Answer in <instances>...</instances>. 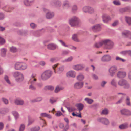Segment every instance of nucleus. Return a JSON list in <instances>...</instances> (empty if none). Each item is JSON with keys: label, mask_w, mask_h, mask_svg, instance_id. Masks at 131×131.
I'll use <instances>...</instances> for the list:
<instances>
[{"label": "nucleus", "mask_w": 131, "mask_h": 131, "mask_svg": "<svg viewBox=\"0 0 131 131\" xmlns=\"http://www.w3.org/2000/svg\"><path fill=\"white\" fill-rule=\"evenodd\" d=\"M69 24L73 27H79L81 24L80 19L76 16H73L69 19Z\"/></svg>", "instance_id": "1"}, {"label": "nucleus", "mask_w": 131, "mask_h": 131, "mask_svg": "<svg viewBox=\"0 0 131 131\" xmlns=\"http://www.w3.org/2000/svg\"><path fill=\"white\" fill-rule=\"evenodd\" d=\"M118 84L119 86L123 87L125 89H128L130 88L129 83L125 79H121L119 80L118 81Z\"/></svg>", "instance_id": "2"}, {"label": "nucleus", "mask_w": 131, "mask_h": 131, "mask_svg": "<svg viewBox=\"0 0 131 131\" xmlns=\"http://www.w3.org/2000/svg\"><path fill=\"white\" fill-rule=\"evenodd\" d=\"M53 74L52 72L50 70L44 71L42 74L41 78L43 80H46L49 78Z\"/></svg>", "instance_id": "3"}, {"label": "nucleus", "mask_w": 131, "mask_h": 131, "mask_svg": "<svg viewBox=\"0 0 131 131\" xmlns=\"http://www.w3.org/2000/svg\"><path fill=\"white\" fill-rule=\"evenodd\" d=\"M43 11L46 13L45 17L47 19H50L53 18L54 16V12L49 10L45 8H43Z\"/></svg>", "instance_id": "4"}, {"label": "nucleus", "mask_w": 131, "mask_h": 131, "mask_svg": "<svg viewBox=\"0 0 131 131\" xmlns=\"http://www.w3.org/2000/svg\"><path fill=\"white\" fill-rule=\"evenodd\" d=\"M104 45L105 47L107 49L110 50L112 49L114 46L113 42L109 39H104Z\"/></svg>", "instance_id": "5"}, {"label": "nucleus", "mask_w": 131, "mask_h": 131, "mask_svg": "<svg viewBox=\"0 0 131 131\" xmlns=\"http://www.w3.org/2000/svg\"><path fill=\"white\" fill-rule=\"evenodd\" d=\"M118 70V68L116 66H111L108 69L109 74L112 77L114 76Z\"/></svg>", "instance_id": "6"}, {"label": "nucleus", "mask_w": 131, "mask_h": 131, "mask_svg": "<svg viewBox=\"0 0 131 131\" xmlns=\"http://www.w3.org/2000/svg\"><path fill=\"white\" fill-rule=\"evenodd\" d=\"M37 80V79H33L29 80L30 84L29 86V89L32 91H35L36 90V87L35 86V82Z\"/></svg>", "instance_id": "7"}, {"label": "nucleus", "mask_w": 131, "mask_h": 131, "mask_svg": "<svg viewBox=\"0 0 131 131\" xmlns=\"http://www.w3.org/2000/svg\"><path fill=\"white\" fill-rule=\"evenodd\" d=\"M50 4L53 7L59 8L61 5L62 3L59 1H52L51 2Z\"/></svg>", "instance_id": "8"}, {"label": "nucleus", "mask_w": 131, "mask_h": 131, "mask_svg": "<svg viewBox=\"0 0 131 131\" xmlns=\"http://www.w3.org/2000/svg\"><path fill=\"white\" fill-rule=\"evenodd\" d=\"M58 64H55L52 66V68L54 70V72L55 73L56 72L58 74H60L62 73L64 69V66H61L59 67L56 72L55 69V68L56 67L58 66Z\"/></svg>", "instance_id": "9"}, {"label": "nucleus", "mask_w": 131, "mask_h": 131, "mask_svg": "<svg viewBox=\"0 0 131 131\" xmlns=\"http://www.w3.org/2000/svg\"><path fill=\"white\" fill-rule=\"evenodd\" d=\"M97 120L98 122H101L106 125H108L110 123L109 120L106 118H97Z\"/></svg>", "instance_id": "10"}, {"label": "nucleus", "mask_w": 131, "mask_h": 131, "mask_svg": "<svg viewBox=\"0 0 131 131\" xmlns=\"http://www.w3.org/2000/svg\"><path fill=\"white\" fill-rule=\"evenodd\" d=\"M112 57L109 54H106L103 56L101 58V60L103 62H109L112 60Z\"/></svg>", "instance_id": "11"}, {"label": "nucleus", "mask_w": 131, "mask_h": 131, "mask_svg": "<svg viewBox=\"0 0 131 131\" xmlns=\"http://www.w3.org/2000/svg\"><path fill=\"white\" fill-rule=\"evenodd\" d=\"M121 114L126 116H129L131 115V112L129 110L126 109H123L120 110Z\"/></svg>", "instance_id": "12"}, {"label": "nucleus", "mask_w": 131, "mask_h": 131, "mask_svg": "<svg viewBox=\"0 0 131 131\" xmlns=\"http://www.w3.org/2000/svg\"><path fill=\"white\" fill-rule=\"evenodd\" d=\"M91 29L93 32H97L101 30V27L100 24H98L92 26Z\"/></svg>", "instance_id": "13"}, {"label": "nucleus", "mask_w": 131, "mask_h": 131, "mask_svg": "<svg viewBox=\"0 0 131 131\" xmlns=\"http://www.w3.org/2000/svg\"><path fill=\"white\" fill-rule=\"evenodd\" d=\"M126 75V73L124 71H119L117 74V77L120 79L123 78L125 77Z\"/></svg>", "instance_id": "14"}, {"label": "nucleus", "mask_w": 131, "mask_h": 131, "mask_svg": "<svg viewBox=\"0 0 131 131\" xmlns=\"http://www.w3.org/2000/svg\"><path fill=\"white\" fill-rule=\"evenodd\" d=\"M102 18L103 22L105 23H107L111 20V18L107 14H104L102 16Z\"/></svg>", "instance_id": "15"}, {"label": "nucleus", "mask_w": 131, "mask_h": 131, "mask_svg": "<svg viewBox=\"0 0 131 131\" xmlns=\"http://www.w3.org/2000/svg\"><path fill=\"white\" fill-rule=\"evenodd\" d=\"M84 67V66L83 64H78L73 66V69L77 71L82 70Z\"/></svg>", "instance_id": "16"}, {"label": "nucleus", "mask_w": 131, "mask_h": 131, "mask_svg": "<svg viewBox=\"0 0 131 131\" xmlns=\"http://www.w3.org/2000/svg\"><path fill=\"white\" fill-rule=\"evenodd\" d=\"M117 94L118 95H121V97L116 102L115 104H119L122 103L124 99V96L126 95V94L122 93H118Z\"/></svg>", "instance_id": "17"}, {"label": "nucleus", "mask_w": 131, "mask_h": 131, "mask_svg": "<svg viewBox=\"0 0 131 131\" xmlns=\"http://www.w3.org/2000/svg\"><path fill=\"white\" fill-rule=\"evenodd\" d=\"M83 84L84 83L83 82H78L75 84L74 86L76 89H80L83 87Z\"/></svg>", "instance_id": "18"}, {"label": "nucleus", "mask_w": 131, "mask_h": 131, "mask_svg": "<svg viewBox=\"0 0 131 131\" xmlns=\"http://www.w3.org/2000/svg\"><path fill=\"white\" fill-rule=\"evenodd\" d=\"M104 39L101 40L98 42L95 43L94 45V46L97 48H100L104 44Z\"/></svg>", "instance_id": "19"}, {"label": "nucleus", "mask_w": 131, "mask_h": 131, "mask_svg": "<svg viewBox=\"0 0 131 131\" xmlns=\"http://www.w3.org/2000/svg\"><path fill=\"white\" fill-rule=\"evenodd\" d=\"M14 102L15 104L17 105H22L24 103V101L19 98L15 99Z\"/></svg>", "instance_id": "20"}, {"label": "nucleus", "mask_w": 131, "mask_h": 131, "mask_svg": "<svg viewBox=\"0 0 131 131\" xmlns=\"http://www.w3.org/2000/svg\"><path fill=\"white\" fill-rule=\"evenodd\" d=\"M35 0H24V4L27 6L31 5L34 2Z\"/></svg>", "instance_id": "21"}, {"label": "nucleus", "mask_w": 131, "mask_h": 131, "mask_svg": "<svg viewBox=\"0 0 131 131\" xmlns=\"http://www.w3.org/2000/svg\"><path fill=\"white\" fill-rule=\"evenodd\" d=\"M70 6L69 2L67 0H65L63 2V7L64 9H68Z\"/></svg>", "instance_id": "22"}, {"label": "nucleus", "mask_w": 131, "mask_h": 131, "mask_svg": "<svg viewBox=\"0 0 131 131\" xmlns=\"http://www.w3.org/2000/svg\"><path fill=\"white\" fill-rule=\"evenodd\" d=\"M76 72L74 71L71 70L68 71L67 73V76L68 77H71L74 78L76 75Z\"/></svg>", "instance_id": "23"}, {"label": "nucleus", "mask_w": 131, "mask_h": 131, "mask_svg": "<svg viewBox=\"0 0 131 131\" xmlns=\"http://www.w3.org/2000/svg\"><path fill=\"white\" fill-rule=\"evenodd\" d=\"M128 123H126L120 125L119 126V128L120 129L123 130L128 128Z\"/></svg>", "instance_id": "24"}, {"label": "nucleus", "mask_w": 131, "mask_h": 131, "mask_svg": "<svg viewBox=\"0 0 131 131\" xmlns=\"http://www.w3.org/2000/svg\"><path fill=\"white\" fill-rule=\"evenodd\" d=\"M120 54L123 56H125L127 55L131 56V51L130 50H125L121 51Z\"/></svg>", "instance_id": "25"}, {"label": "nucleus", "mask_w": 131, "mask_h": 131, "mask_svg": "<svg viewBox=\"0 0 131 131\" xmlns=\"http://www.w3.org/2000/svg\"><path fill=\"white\" fill-rule=\"evenodd\" d=\"M131 32L128 30H125L123 32L122 34L123 36L125 37H129L131 34Z\"/></svg>", "instance_id": "26"}, {"label": "nucleus", "mask_w": 131, "mask_h": 131, "mask_svg": "<svg viewBox=\"0 0 131 131\" xmlns=\"http://www.w3.org/2000/svg\"><path fill=\"white\" fill-rule=\"evenodd\" d=\"M75 106L79 111L82 110L83 109L84 107L83 104L81 103L76 104Z\"/></svg>", "instance_id": "27"}, {"label": "nucleus", "mask_w": 131, "mask_h": 131, "mask_svg": "<svg viewBox=\"0 0 131 131\" xmlns=\"http://www.w3.org/2000/svg\"><path fill=\"white\" fill-rule=\"evenodd\" d=\"M47 48L51 50H54L56 48V46L54 43H51L48 44L47 45Z\"/></svg>", "instance_id": "28"}, {"label": "nucleus", "mask_w": 131, "mask_h": 131, "mask_svg": "<svg viewBox=\"0 0 131 131\" xmlns=\"http://www.w3.org/2000/svg\"><path fill=\"white\" fill-rule=\"evenodd\" d=\"M9 109L8 108H3L0 109V113L2 114H5L8 112Z\"/></svg>", "instance_id": "29"}, {"label": "nucleus", "mask_w": 131, "mask_h": 131, "mask_svg": "<svg viewBox=\"0 0 131 131\" xmlns=\"http://www.w3.org/2000/svg\"><path fill=\"white\" fill-rule=\"evenodd\" d=\"M24 77L22 74L19 77L15 78L16 81L17 82H22L24 79Z\"/></svg>", "instance_id": "30"}, {"label": "nucleus", "mask_w": 131, "mask_h": 131, "mask_svg": "<svg viewBox=\"0 0 131 131\" xmlns=\"http://www.w3.org/2000/svg\"><path fill=\"white\" fill-rule=\"evenodd\" d=\"M73 57L72 56H70L64 60H62V62L63 63L71 62L73 60Z\"/></svg>", "instance_id": "31"}, {"label": "nucleus", "mask_w": 131, "mask_h": 131, "mask_svg": "<svg viewBox=\"0 0 131 131\" xmlns=\"http://www.w3.org/2000/svg\"><path fill=\"white\" fill-rule=\"evenodd\" d=\"M3 8L5 11L7 12H10L11 10L14 8L13 7H11L9 6L6 5L3 7Z\"/></svg>", "instance_id": "32"}, {"label": "nucleus", "mask_w": 131, "mask_h": 131, "mask_svg": "<svg viewBox=\"0 0 131 131\" xmlns=\"http://www.w3.org/2000/svg\"><path fill=\"white\" fill-rule=\"evenodd\" d=\"M84 76L82 73H80L77 77V80L79 81H82L84 79Z\"/></svg>", "instance_id": "33"}, {"label": "nucleus", "mask_w": 131, "mask_h": 131, "mask_svg": "<svg viewBox=\"0 0 131 131\" xmlns=\"http://www.w3.org/2000/svg\"><path fill=\"white\" fill-rule=\"evenodd\" d=\"M1 55L2 57H4L6 56V53L7 51L6 49L4 48H2L1 50Z\"/></svg>", "instance_id": "34"}, {"label": "nucleus", "mask_w": 131, "mask_h": 131, "mask_svg": "<svg viewBox=\"0 0 131 131\" xmlns=\"http://www.w3.org/2000/svg\"><path fill=\"white\" fill-rule=\"evenodd\" d=\"M111 84L115 87H117V81L115 78L113 79L111 82Z\"/></svg>", "instance_id": "35"}, {"label": "nucleus", "mask_w": 131, "mask_h": 131, "mask_svg": "<svg viewBox=\"0 0 131 131\" xmlns=\"http://www.w3.org/2000/svg\"><path fill=\"white\" fill-rule=\"evenodd\" d=\"M4 79L6 82L8 84H11V82L9 79V77L7 75H5L4 77Z\"/></svg>", "instance_id": "36"}, {"label": "nucleus", "mask_w": 131, "mask_h": 131, "mask_svg": "<svg viewBox=\"0 0 131 131\" xmlns=\"http://www.w3.org/2000/svg\"><path fill=\"white\" fill-rule=\"evenodd\" d=\"M42 99L41 97H39L31 100L30 102L31 103L39 102L42 100Z\"/></svg>", "instance_id": "37"}, {"label": "nucleus", "mask_w": 131, "mask_h": 131, "mask_svg": "<svg viewBox=\"0 0 131 131\" xmlns=\"http://www.w3.org/2000/svg\"><path fill=\"white\" fill-rule=\"evenodd\" d=\"M78 34H74L72 36V39L74 41L76 42H79V40L78 38Z\"/></svg>", "instance_id": "38"}, {"label": "nucleus", "mask_w": 131, "mask_h": 131, "mask_svg": "<svg viewBox=\"0 0 131 131\" xmlns=\"http://www.w3.org/2000/svg\"><path fill=\"white\" fill-rule=\"evenodd\" d=\"M21 63L17 62L15 64V68L16 70H20Z\"/></svg>", "instance_id": "39"}, {"label": "nucleus", "mask_w": 131, "mask_h": 131, "mask_svg": "<svg viewBox=\"0 0 131 131\" xmlns=\"http://www.w3.org/2000/svg\"><path fill=\"white\" fill-rule=\"evenodd\" d=\"M22 74L21 72L16 71L14 72L13 73V76L15 78L19 77Z\"/></svg>", "instance_id": "40"}, {"label": "nucleus", "mask_w": 131, "mask_h": 131, "mask_svg": "<svg viewBox=\"0 0 131 131\" xmlns=\"http://www.w3.org/2000/svg\"><path fill=\"white\" fill-rule=\"evenodd\" d=\"M84 100L87 103L89 104H91L93 102L94 100L88 98H86L84 99Z\"/></svg>", "instance_id": "41"}, {"label": "nucleus", "mask_w": 131, "mask_h": 131, "mask_svg": "<svg viewBox=\"0 0 131 131\" xmlns=\"http://www.w3.org/2000/svg\"><path fill=\"white\" fill-rule=\"evenodd\" d=\"M12 113L14 116L16 120H17V119L19 118V115L17 112L16 111H13Z\"/></svg>", "instance_id": "42"}, {"label": "nucleus", "mask_w": 131, "mask_h": 131, "mask_svg": "<svg viewBox=\"0 0 131 131\" xmlns=\"http://www.w3.org/2000/svg\"><path fill=\"white\" fill-rule=\"evenodd\" d=\"M20 70H25L26 69L27 67V64L25 63H21V66Z\"/></svg>", "instance_id": "43"}, {"label": "nucleus", "mask_w": 131, "mask_h": 131, "mask_svg": "<svg viewBox=\"0 0 131 131\" xmlns=\"http://www.w3.org/2000/svg\"><path fill=\"white\" fill-rule=\"evenodd\" d=\"M63 89V88L61 86H57L55 89V92L56 93H57L61 90H62Z\"/></svg>", "instance_id": "44"}, {"label": "nucleus", "mask_w": 131, "mask_h": 131, "mask_svg": "<svg viewBox=\"0 0 131 131\" xmlns=\"http://www.w3.org/2000/svg\"><path fill=\"white\" fill-rule=\"evenodd\" d=\"M40 128L39 126H37L31 128L30 130L31 131H39Z\"/></svg>", "instance_id": "45"}, {"label": "nucleus", "mask_w": 131, "mask_h": 131, "mask_svg": "<svg viewBox=\"0 0 131 131\" xmlns=\"http://www.w3.org/2000/svg\"><path fill=\"white\" fill-rule=\"evenodd\" d=\"M35 86L36 88H42L43 86V84L41 82H35Z\"/></svg>", "instance_id": "46"}, {"label": "nucleus", "mask_w": 131, "mask_h": 131, "mask_svg": "<svg viewBox=\"0 0 131 131\" xmlns=\"http://www.w3.org/2000/svg\"><path fill=\"white\" fill-rule=\"evenodd\" d=\"M125 20L126 22L129 25H131V18L126 16L125 17Z\"/></svg>", "instance_id": "47"}, {"label": "nucleus", "mask_w": 131, "mask_h": 131, "mask_svg": "<svg viewBox=\"0 0 131 131\" xmlns=\"http://www.w3.org/2000/svg\"><path fill=\"white\" fill-rule=\"evenodd\" d=\"M44 89L46 90H52L54 89V88L52 86H45L44 88Z\"/></svg>", "instance_id": "48"}, {"label": "nucleus", "mask_w": 131, "mask_h": 131, "mask_svg": "<svg viewBox=\"0 0 131 131\" xmlns=\"http://www.w3.org/2000/svg\"><path fill=\"white\" fill-rule=\"evenodd\" d=\"M70 51L68 50H64L62 52V55L63 56H66L68 55Z\"/></svg>", "instance_id": "49"}, {"label": "nucleus", "mask_w": 131, "mask_h": 131, "mask_svg": "<svg viewBox=\"0 0 131 131\" xmlns=\"http://www.w3.org/2000/svg\"><path fill=\"white\" fill-rule=\"evenodd\" d=\"M130 98L128 96H127L126 100V104L128 106L131 105L130 103Z\"/></svg>", "instance_id": "50"}, {"label": "nucleus", "mask_w": 131, "mask_h": 131, "mask_svg": "<svg viewBox=\"0 0 131 131\" xmlns=\"http://www.w3.org/2000/svg\"><path fill=\"white\" fill-rule=\"evenodd\" d=\"M2 101L6 105H7L8 104L9 101L6 98L4 97H2Z\"/></svg>", "instance_id": "51"}, {"label": "nucleus", "mask_w": 131, "mask_h": 131, "mask_svg": "<svg viewBox=\"0 0 131 131\" xmlns=\"http://www.w3.org/2000/svg\"><path fill=\"white\" fill-rule=\"evenodd\" d=\"M25 128V125L23 124H22L19 127V131H24Z\"/></svg>", "instance_id": "52"}, {"label": "nucleus", "mask_w": 131, "mask_h": 131, "mask_svg": "<svg viewBox=\"0 0 131 131\" xmlns=\"http://www.w3.org/2000/svg\"><path fill=\"white\" fill-rule=\"evenodd\" d=\"M108 113V110L106 109L103 110L101 113V114L103 115H107Z\"/></svg>", "instance_id": "53"}, {"label": "nucleus", "mask_w": 131, "mask_h": 131, "mask_svg": "<svg viewBox=\"0 0 131 131\" xmlns=\"http://www.w3.org/2000/svg\"><path fill=\"white\" fill-rule=\"evenodd\" d=\"M115 60L117 61H121L123 62H125V60L124 59H122L119 57L117 56L116 57Z\"/></svg>", "instance_id": "54"}, {"label": "nucleus", "mask_w": 131, "mask_h": 131, "mask_svg": "<svg viewBox=\"0 0 131 131\" xmlns=\"http://www.w3.org/2000/svg\"><path fill=\"white\" fill-rule=\"evenodd\" d=\"M59 41L60 42L62 46L65 47H68V45H67L63 40H59Z\"/></svg>", "instance_id": "55"}, {"label": "nucleus", "mask_w": 131, "mask_h": 131, "mask_svg": "<svg viewBox=\"0 0 131 131\" xmlns=\"http://www.w3.org/2000/svg\"><path fill=\"white\" fill-rule=\"evenodd\" d=\"M89 7L88 6H85L82 8L83 11L85 13L88 12V9H89Z\"/></svg>", "instance_id": "56"}, {"label": "nucleus", "mask_w": 131, "mask_h": 131, "mask_svg": "<svg viewBox=\"0 0 131 131\" xmlns=\"http://www.w3.org/2000/svg\"><path fill=\"white\" fill-rule=\"evenodd\" d=\"M35 119L34 118L29 119H28V126H29L31 124L35 121Z\"/></svg>", "instance_id": "57"}, {"label": "nucleus", "mask_w": 131, "mask_h": 131, "mask_svg": "<svg viewBox=\"0 0 131 131\" xmlns=\"http://www.w3.org/2000/svg\"><path fill=\"white\" fill-rule=\"evenodd\" d=\"M128 9V8L126 7L124 8H122L120 9V11L121 13H123L127 11Z\"/></svg>", "instance_id": "58"}, {"label": "nucleus", "mask_w": 131, "mask_h": 131, "mask_svg": "<svg viewBox=\"0 0 131 131\" xmlns=\"http://www.w3.org/2000/svg\"><path fill=\"white\" fill-rule=\"evenodd\" d=\"M5 17V15L2 12L0 13V20L3 19Z\"/></svg>", "instance_id": "59"}, {"label": "nucleus", "mask_w": 131, "mask_h": 131, "mask_svg": "<svg viewBox=\"0 0 131 131\" xmlns=\"http://www.w3.org/2000/svg\"><path fill=\"white\" fill-rule=\"evenodd\" d=\"M94 12V10L93 8L89 6L88 12L90 13H93Z\"/></svg>", "instance_id": "60"}, {"label": "nucleus", "mask_w": 131, "mask_h": 131, "mask_svg": "<svg viewBox=\"0 0 131 131\" xmlns=\"http://www.w3.org/2000/svg\"><path fill=\"white\" fill-rule=\"evenodd\" d=\"M10 50L11 52H14L17 51V49L15 47H12L10 49Z\"/></svg>", "instance_id": "61"}, {"label": "nucleus", "mask_w": 131, "mask_h": 131, "mask_svg": "<svg viewBox=\"0 0 131 131\" xmlns=\"http://www.w3.org/2000/svg\"><path fill=\"white\" fill-rule=\"evenodd\" d=\"M77 9V7L76 5H74L72 7V10L73 12H75Z\"/></svg>", "instance_id": "62"}, {"label": "nucleus", "mask_w": 131, "mask_h": 131, "mask_svg": "<svg viewBox=\"0 0 131 131\" xmlns=\"http://www.w3.org/2000/svg\"><path fill=\"white\" fill-rule=\"evenodd\" d=\"M114 4L116 5H119L121 4L120 3L119 1L115 0L113 2Z\"/></svg>", "instance_id": "63"}, {"label": "nucleus", "mask_w": 131, "mask_h": 131, "mask_svg": "<svg viewBox=\"0 0 131 131\" xmlns=\"http://www.w3.org/2000/svg\"><path fill=\"white\" fill-rule=\"evenodd\" d=\"M119 24V21L118 20L114 21L112 24V25L113 26H115Z\"/></svg>", "instance_id": "64"}]
</instances>
